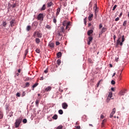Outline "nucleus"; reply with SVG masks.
<instances>
[{
    "label": "nucleus",
    "instance_id": "nucleus-53",
    "mask_svg": "<svg viewBox=\"0 0 129 129\" xmlns=\"http://www.w3.org/2000/svg\"><path fill=\"white\" fill-rule=\"evenodd\" d=\"M115 22H117V21H119V18L117 17L115 19Z\"/></svg>",
    "mask_w": 129,
    "mask_h": 129
},
{
    "label": "nucleus",
    "instance_id": "nucleus-52",
    "mask_svg": "<svg viewBox=\"0 0 129 129\" xmlns=\"http://www.w3.org/2000/svg\"><path fill=\"white\" fill-rule=\"evenodd\" d=\"M105 122H106V119H104L102 120V123H105Z\"/></svg>",
    "mask_w": 129,
    "mask_h": 129
},
{
    "label": "nucleus",
    "instance_id": "nucleus-51",
    "mask_svg": "<svg viewBox=\"0 0 129 129\" xmlns=\"http://www.w3.org/2000/svg\"><path fill=\"white\" fill-rule=\"evenodd\" d=\"M26 95V92L24 91L22 93V96L24 97Z\"/></svg>",
    "mask_w": 129,
    "mask_h": 129
},
{
    "label": "nucleus",
    "instance_id": "nucleus-59",
    "mask_svg": "<svg viewBox=\"0 0 129 129\" xmlns=\"http://www.w3.org/2000/svg\"><path fill=\"white\" fill-rule=\"evenodd\" d=\"M21 71H22V69H19V70H18V73H20Z\"/></svg>",
    "mask_w": 129,
    "mask_h": 129
},
{
    "label": "nucleus",
    "instance_id": "nucleus-50",
    "mask_svg": "<svg viewBox=\"0 0 129 129\" xmlns=\"http://www.w3.org/2000/svg\"><path fill=\"white\" fill-rule=\"evenodd\" d=\"M114 114L112 113H111L110 114V118H111V117H112L113 116V115Z\"/></svg>",
    "mask_w": 129,
    "mask_h": 129
},
{
    "label": "nucleus",
    "instance_id": "nucleus-36",
    "mask_svg": "<svg viewBox=\"0 0 129 129\" xmlns=\"http://www.w3.org/2000/svg\"><path fill=\"white\" fill-rule=\"evenodd\" d=\"M57 65H60L61 64V60L60 59H58L57 60Z\"/></svg>",
    "mask_w": 129,
    "mask_h": 129
},
{
    "label": "nucleus",
    "instance_id": "nucleus-27",
    "mask_svg": "<svg viewBox=\"0 0 129 129\" xmlns=\"http://www.w3.org/2000/svg\"><path fill=\"white\" fill-rule=\"evenodd\" d=\"M35 52H36V53H38V54H40V53L41 52V50H40V49L37 48L35 50Z\"/></svg>",
    "mask_w": 129,
    "mask_h": 129
},
{
    "label": "nucleus",
    "instance_id": "nucleus-26",
    "mask_svg": "<svg viewBox=\"0 0 129 129\" xmlns=\"http://www.w3.org/2000/svg\"><path fill=\"white\" fill-rule=\"evenodd\" d=\"M93 38H92V37L90 36L88 37V41L89 42H92V40H93Z\"/></svg>",
    "mask_w": 129,
    "mask_h": 129
},
{
    "label": "nucleus",
    "instance_id": "nucleus-46",
    "mask_svg": "<svg viewBox=\"0 0 129 129\" xmlns=\"http://www.w3.org/2000/svg\"><path fill=\"white\" fill-rule=\"evenodd\" d=\"M102 82V80H101L99 81V82L97 84V87H98V86H99V84H100V82Z\"/></svg>",
    "mask_w": 129,
    "mask_h": 129
},
{
    "label": "nucleus",
    "instance_id": "nucleus-61",
    "mask_svg": "<svg viewBox=\"0 0 129 129\" xmlns=\"http://www.w3.org/2000/svg\"><path fill=\"white\" fill-rule=\"evenodd\" d=\"M121 16H122V12H121V13L120 14L119 17L120 18V17H121Z\"/></svg>",
    "mask_w": 129,
    "mask_h": 129
},
{
    "label": "nucleus",
    "instance_id": "nucleus-55",
    "mask_svg": "<svg viewBox=\"0 0 129 129\" xmlns=\"http://www.w3.org/2000/svg\"><path fill=\"white\" fill-rule=\"evenodd\" d=\"M44 72V73H45V74H47V73H48V69H46V70H45Z\"/></svg>",
    "mask_w": 129,
    "mask_h": 129
},
{
    "label": "nucleus",
    "instance_id": "nucleus-29",
    "mask_svg": "<svg viewBox=\"0 0 129 129\" xmlns=\"http://www.w3.org/2000/svg\"><path fill=\"white\" fill-rule=\"evenodd\" d=\"M28 53H29V49H27L25 50V57H26V56H27V55L28 54Z\"/></svg>",
    "mask_w": 129,
    "mask_h": 129
},
{
    "label": "nucleus",
    "instance_id": "nucleus-13",
    "mask_svg": "<svg viewBox=\"0 0 129 129\" xmlns=\"http://www.w3.org/2000/svg\"><path fill=\"white\" fill-rule=\"evenodd\" d=\"M52 119H57L58 118V115L57 114H54L52 117Z\"/></svg>",
    "mask_w": 129,
    "mask_h": 129
},
{
    "label": "nucleus",
    "instance_id": "nucleus-43",
    "mask_svg": "<svg viewBox=\"0 0 129 129\" xmlns=\"http://www.w3.org/2000/svg\"><path fill=\"white\" fill-rule=\"evenodd\" d=\"M16 96H17V97H20V96H21V94L19 92H18L16 94Z\"/></svg>",
    "mask_w": 129,
    "mask_h": 129
},
{
    "label": "nucleus",
    "instance_id": "nucleus-47",
    "mask_svg": "<svg viewBox=\"0 0 129 129\" xmlns=\"http://www.w3.org/2000/svg\"><path fill=\"white\" fill-rule=\"evenodd\" d=\"M75 127L77 128V129H81V127L80 125L75 126Z\"/></svg>",
    "mask_w": 129,
    "mask_h": 129
},
{
    "label": "nucleus",
    "instance_id": "nucleus-20",
    "mask_svg": "<svg viewBox=\"0 0 129 129\" xmlns=\"http://www.w3.org/2000/svg\"><path fill=\"white\" fill-rule=\"evenodd\" d=\"M46 10V5H43L42 8L41 9V11H45Z\"/></svg>",
    "mask_w": 129,
    "mask_h": 129
},
{
    "label": "nucleus",
    "instance_id": "nucleus-1",
    "mask_svg": "<svg viewBox=\"0 0 129 129\" xmlns=\"http://www.w3.org/2000/svg\"><path fill=\"white\" fill-rule=\"evenodd\" d=\"M22 122V118L21 117H19L16 120V122L15 123V127L18 128L19 126H20V125L21 124Z\"/></svg>",
    "mask_w": 129,
    "mask_h": 129
},
{
    "label": "nucleus",
    "instance_id": "nucleus-32",
    "mask_svg": "<svg viewBox=\"0 0 129 129\" xmlns=\"http://www.w3.org/2000/svg\"><path fill=\"white\" fill-rule=\"evenodd\" d=\"M87 20V17H86L84 19V24L85 25V26H86V23H87V22L86 21Z\"/></svg>",
    "mask_w": 129,
    "mask_h": 129
},
{
    "label": "nucleus",
    "instance_id": "nucleus-25",
    "mask_svg": "<svg viewBox=\"0 0 129 129\" xmlns=\"http://www.w3.org/2000/svg\"><path fill=\"white\" fill-rule=\"evenodd\" d=\"M51 89V87H48L45 89L46 91H50Z\"/></svg>",
    "mask_w": 129,
    "mask_h": 129
},
{
    "label": "nucleus",
    "instance_id": "nucleus-21",
    "mask_svg": "<svg viewBox=\"0 0 129 129\" xmlns=\"http://www.w3.org/2000/svg\"><path fill=\"white\" fill-rule=\"evenodd\" d=\"M62 26L63 27H66V26H67V21H63L62 23Z\"/></svg>",
    "mask_w": 129,
    "mask_h": 129
},
{
    "label": "nucleus",
    "instance_id": "nucleus-6",
    "mask_svg": "<svg viewBox=\"0 0 129 129\" xmlns=\"http://www.w3.org/2000/svg\"><path fill=\"white\" fill-rule=\"evenodd\" d=\"M106 30L107 29L104 28V27H103L102 29H101V31L100 32V34L99 35H102V34H103V33L106 32Z\"/></svg>",
    "mask_w": 129,
    "mask_h": 129
},
{
    "label": "nucleus",
    "instance_id": "nucleus-41",
    "mask_svg": "<svg viewBox=\"0 0 129 129\" xmlns=\"http://www.w3.org/2000/svg\"><path fill=\"white\" fill-rule=\"evenodd\" d=\"M125 39L124 38V35H123L122 36V42H124V41H125Z\"/></svg>",
    "mask_w": 129,
    "mask_h": 129
},
{
    "label": "nucleus",
    "instance_id": "nucleus-14",
    "mask_svg": "<svg viewBox=\"0 0 129 129\" xmlns=\"http://www.w3.org/2000/svg\"><path fill=\"white\" fill-rule=\"evenodd\" d=\"M120 44V37H119L117 40L116 43V46H118Z\"/></svg>",
    "mask_w": 129,
    "mask_h": 129
},
{
    "label": "nucleus",
    "instance_id": "nucleus-8",
    "mask_svg": "<svg viewBox=\"0 0 129 129\" xmlns=\"http://www.w3.org/2000/svg\"><path fill=\"white\" fill-rule=\"evenodd\" d=\"M112 97V93L110 92L107 97V101H109L110 100V98H111Z\"/></svg>",
    "mask_w": 129,
    "mask_h": 129
},
{
    "label": "nucleus",
    "instance_id": "nucleus-38",
    "mask_svg": "<svg viewBox=\"0 0 129 129\" xmlns=\"http://www.w3.org/2000/svg\"><path fill=\"white\" fill-rule=\"evenodd\" d=\"M3 27H7V22L4 21L3 22Z\"/></svg>",
    "mask_w": 129,
    "mask_h": 129
},
{
    "label": "nucleus",
    "instance_id": "nucleus-63",
    "mask_svg": "<svg viewBox=\"0 0 129 129\" xmlns=\"http://www.w3.org/2000/svg\"><path fill=\"white\" fill-rule=\"evenodd\" d=\"M91 26V23H89L88 25V27H90Z\"/></svg>",
    "mask_w": 129,
    "mask_h": 129
},
{
    "label": "nucleus",
    "instance_id": "nucleus-49",
    "mask_svg": "<svg viewBox=\"0 0 129 129\" xmlns=\"http://www.w3.org/2000/svg\"><path fill=\"white\" fill-rule=\"evenodd\" d=\"M55 45L56 46H58V45H60V42H59L58 41H56V43H55Z\"/></svg>",
    "mask_w": 129,
    "mask_h": 129
},
{
    "label": "nucleus",
    "instance_id": "nucleus-37",
    "mask_svg": "<svg viewBox=\"0 0 129 129\" xmlns=\"http://www.w3.org/2000/svg\"><path fill=\"white\" fill-rule=\"evenodd\" d=\"M58 113L59 114H62L63 113V110L62 109H60L58 110Z\"/></svg>",
    "mask_w": 129,
    "mask_h": 129
},
{
    "label": "nucleus",
    "instance_id": "nucleus-54",
    "mask_svg": "<svg viewBox=\"0 0 129 129\" xmlns=\"http://www.w3.org/2000/svg\"><path fill=\"white\" fill-rule=\"evenodd\" d=\"M100 118H101V119L104 118V116L103 115H101Z\"/></svg>",
    "mask_w": 129,
    "mask_h": 129
},
{
    "label": "nucleus",
    "instance_id": "nucleus-64",
    "mask_svg": "<svg viewBox=\"0 0 129 129\" xmlns=\"http://www.w3.org/2000/svg\"><path fill=\"white\" fill-rule=\"evenodd\" d=\"M76 124L77 125H78L79 124V122H76Z\"/></svg>",
    "mask_w": 129,
    "mask_h": 129
},
{
    "label": "nucleus",
    "instance_id": "nucleus-62",
    "mask_svg": "<svg viewBox=\"0 0 129 129\" xmlns=\"http://www.w3.org/2000/svg\"><path fill=\"white\" fill-rule=\"evenodd\" d=\"M123 43V42H122V41H121V42H120V44H119V45H120V46H122V45H123V43Z\"/></svg>",
    "mask_w": 129,
    "mask_h": 129
},
{
    "label": "nucleus",
    "instance_id": "nucleus-30",
    "mask_svg": "<svg viewBox=\"0 0 129 129\" xmlns=\"http://www.w3.org/2000/svg\"><path fill=\"white\" fill-rule=\"evenodd\" d=\"M53 22L54 24H56V23H57V19H56V18H55L54 16L53 17Z\"/></svg>",
    "mask_w": 129,
    "mask_h": 129
},
{
    "label": "nucleus",
    "instance_id": "nucleus-15",
    "mask_svg": "<svg viewBox=\"0 0 129 129\" xmlns=\"http://www.w3.org/2000/svg\"><path fill=\"white\" fill-rule=\"evenodd\" d=\"M94 10H95V13L96 15V13L98 12V10H97V6L95 5V6L94 7Z\"/></svg>",
    "mask_w": 129,
    "mask_h": 129
},
{
    "label": "nucleus",
    "instance_id": "nucleus-22",
    "mask_svg": "<svg viewBox=\"0 0 129 129\" xmlns=\"http://www.w3.org/2000/svg\"><path fill=\"white\" fill-rule=\"evenodd\" d=\"M53 5V3L49 2L47 3V7L48 8H50Z\"/></svg>",
    "mask_w": 129,
    "mask_h": 129
},
{
    "label": "nucleus",
    "instance_id": "nucleus-45",
    "mask_svg": "<svg viewBox=\"0 0 129 129\" xmlns=\"http://www.w3.org/2000/svg\"><path fill=\"white\" fill-rule=\"evenodd\" d=\"M111 83L112 85H114V84H115V82L114 80H112Z\"/></svg>",
    "mask_w": 129,
    "mask_h": 129
},
{
    "label": "nucleus",
    "instance_id": "nucleus-7",
    "mask_svg": "<svg viewBox=\"0 0 129 129\" xmlns=\"http://www.w3.org/2000/svg\"><path fill=\"white\" fill-rule=\"evenodd\" d=\"M93 18V14H92V13H90L89 15L88 20L89 21H90L92 20Z\"/></svg>",
    "mask_w": 129,
    "mask_h": 129
},
{
    "label": "nucleus",
    "instance_id": "nucleus-5",
    "mask_svg": "<svg viewBox=\"0 0 129 129\" xmlns=\"http://www.w3.org/2000/svg\"><path fill=\"white\" fill-rule=\"evenodd\" d=\"M62 107L63 108V109H67V108L68 107V104H67V103H63L62 104Z\"/></svg>",
    "mask_w": 129,
    "mask_h": 129
},
{
    "label": "nucleus",
    "instance_id": "nucleus-18",
    "mask_svg": "<svg viewBox=\"0 0 129 129\" xmlns=\"http://www.w3.org/2000/svg\"><path fill=\"white\" fill-rule=\"evenodd\" d=\"M37 37L38 38H42V34L39 32L37 31Z\"/></svg>",
    "mask_w": 129,
    "mask_h": 129
},
{
    "label": "nucleus",
    "instance_id": "nucleus-42",
    "mask_svg": "<svg viewBox=\"0 0 129 129\" xmlns=\"http://www.w3.org/2000/svg\"><path fill=\"white\" fill-rule=\"evenodd\" d=\"M117 6V5H114L113 9H112V11H115V9H116Z\"/></svg>",
    "mask_w": 129,
    "mask_h": 129
},
{
    "label": "nucleus",
    "instance_id": "nucleus-57",
    "mask_svg": "<svg viewBox=\"0 0 129 129\" xmlns=\"http://www.w3.org/2000/svg\"><path fill=\"white\" fill-rule=\"evenodd\" d=\"M113 39H114V41H115V39L116 38V36L115 35H114L113 37Z\"/></svg>",
    "mask_w": 129,
    "mask_h": 129
},
{
    "label": "nucleus",
    "instance_id": "nucleus-16",
    "mask_svg": "<svg viewBox=\"0 0 129 129\" xmlns=\"http://www.w3.org/2000/svg\"><path fill=\"white\" fill-rule=\"evenodd\" d=\"M39 85V83H35L33 86H32V90H34V89L35 88V87H37V86H38V85Z\"/></svg>",
    "mask_w": 129,
    "mask_h": 129
},
{
    "label": "nucleus",
    "instance_id": "nucleus-3",
    "mask_svg": "<svg viewBox=\"0 0 129 129\" xmlns=\"http://www.w3.org/2000/svg\"><path fill=\"white\" fill-rule=\"evenodd\" d=\"M43 18L44 17H43V14H39L38 15L37 20H38L39 21H43Z\"/></svg>",
    "mask_w": 129,
    "mask_h": 129
},
{
    "label": "nucleus",
    "instance_id": "nucleus-19",
    "mask_svg": "<svg viewBox=\"0 0 129 129\" xmlns=\"http://www.w3.org/2000/svg\"><path fill=\"white\" fill-rule=\"evenodd\" d=\"M61 56H62V53H61V52H59L57 53V58H60V57H61Z\"/></svg>",
    "mask_w": 129,
    "mask_h": 129
},
{
    "label": "nucleus",
    "instance_id": "nucleus-33",
    "mask_svg": "<svg viewBox=\"0 0 129 129\" xmlns=\"http://www.w3.org/2000/svg\"><path fill=\"white\" fill-rule=\"evenodd\" d=\"M11 7L12 8H13V9H14V8H16V7H17V3L12 5Z\"/></svg>",
    "mask_w": 129,
    "mask_h": 129
},
{
    "label": "nucleus",
    "instance_id": "nucleus-12",
    "mask_svg": "<svg viewBox=\"0 0 129 129\" xmlns=\"http://www.w3.org/2000/svg\"><path fill=\"white\" fill-rule=\"evenodd\" d=\"M35 42L36 44H39L41 42V40H40V38H36Z\"/></svg>",
    "mask_w": 129,
    "mask_h": 129
},
{
    "label": "nucleus",
    "instance_id": "nucleus-48",
    "mask_svg": "<svg viewBox=\"0 0 129 129\" xmlns=\"http://www.w3.org/2000/svg\"><path fill=\"white\" fill-rule=\"evenodd\" d=\"M101 28H102V24H100L99 25V29H101Z\"/></svg>",
    "mask_w": 129,
    "mask_h": 129
},
{
    "label": "nucleus",
    "instance_id": "nucleus-10",
    "mask_svg": "<svg viewBox=\"0 0 129 129\" xmlns=\"http://www.w3.org/2000/svg\"><path fill=\"white\" fill-rule=\"evenodd\" d=\"M93 30H90L87 32L88 36H89L90 37V36H91V34H93Z\"/></svg>",
    "mask_w": 129,
    "mask_h": 129
},
{
    "label": "nucleus",
    "instance_id": "nucleus-35",
    "mask_svg": "<svg viewBox=\"0 0 129 129\" xmlns=\"http://www.w3.org/2000/svg\"><path fill=\"white\" fill-rule=\"evenodd\" d=\"M116 111V110L115 109V108H114L113 109H112V111L111 113H113L114 114V113H115V111Z\"/></svg>",
    "mask_w": 129,
    "mask_h": 129
},
{
    "label": "nucleus",
    "instance_id": "nucleus-60",
    "mask_svg": "<svg viewBox=\"0 0 129 129\" xmlns=\"http://www.w3.org/2000/svg\"><path fill=\"white\" fill-rule=\"evenodd\" d=\"M111 90L112 91H114V88H111Z\"/></svg>",
    "mask_w": 129,
    "mask_h": 129
},
{
    "label": "nucleus",
    "instance_id": "nucleus-39",
    "mask_svg": "<svg viewBox=\"0 0 129 129\" xmlns=\"http://www.w3.org/2000/svg\"><path fill=\"white\" fill-rule=\"evenodd\" d=\"M46 28L48 29V30H50L51 29V26H50V25H47L46 26Z\"/></svg>",
    "mask_w": 129,
    "mask_h": 129
},
{
    "label": "nucleus",
    "instance_id": "nucleus-28",
    "mask_svg": "<svg viewBox=\"0 0 129 129\" xmlns=\"http://www.w3.org/2000/svg\"><path fill=\"white\" fill-rule=\"evenodd\" d=\"M4 117V114H3V112L2 111H0V119H2Z\"/></svg>",
    "mask_w": 129,
    "mask_h": 129
},
{
    "label": "nucleus",
    "instance_id": "nucleus-31",
    "mask_svg": "<svg viewBox=\"0 0 129 129\" xmlns=\"http://www.w3.org/2000/svg\"><path fill=\"white\" fill-rule=\"evenodd\" d=\"M30 86V83L29 82H26L25 83V87H29Z\"/></svg>",
    "mask_w": 129,
    "mask_h": 129
},
{
    "label": "nucleus",
    "instance_id": "nucleus-9",
    "mask_svg": "<svg viewBox=\"0 0 129 129\" xmlns=\"http://www.w3.org/2000/svg\"><path fill=\"white\" fill-rule=\"evenodd\" d=\"M48 46H49V47L50 48H54V46H55V43H54V42L50 41L48 44Z\"/></svg>",
    "mask_w": 129,
    "mask_h": 129
},
{
    "label": "nucleus",
    "instance_id": "nucleus-17",
    "mask_svg": "<svg viewBox=\"0 0 129 129\" xmlns=\"http://www.w3.org/2000/svg\"><path fill=\"white\" fill-rule=\"evenodd\" d=\"M60 11H61V9H60V8H58L56 11V16H58V15H59Z\"/></svg>",
    "mask_w": 129,
    "mask_h": 129
},
{
    "label": "nucleus",
    "instance_id": "nucleus-34",
    "mask_svg": "<svg viewBox=\"0 0 129 129\" xmlns=\"http://www.w3.org/2000/svg\"><path fill=\"white\" fill-rule=\"evenodd\" d=\"M37 33H38V31L34 32V33L33 34V36L34 38H36V36H37Z\"/></svg>",
    "mask_w": 129,
    "mask_h": 129
},
{
    "label": "nucleus",
    "instance_id": "nucleus-24",
    "mask_svg": "<svg viewBox=\"0 0 129 129\" xmlns=\"http://www.w3.org/2000/svg\"><path fill=\"white\" fill-rule=\"evenodd\" d=\"M40 102V101H39V100H36L35 101V103H36V106H39V103Z\"/></svg>",
    "mask_w": 129,
    "mask_h": 129
},
{
    "label": "nucleus",
    "instance_id": "nucleus-44",
    "mask_svg": "<svg viewBox=\"0 0 129 129\" xmlns=\"http://www.w3.org/2000/svg\"><path fill=\"white\" fill-rule=\"evenodd\" d=\"M27 119H24L23 120V123H27Z\"/></svg>",
    "mask_w": 129,
    "mask_h": 129
},
{
    "label": "nucleus",
    "instance_id": "nucleus-56",
    "mask_svg": "<svg viewBox=\"0 0 129 129\" xmlns=\"http://www.w3.org/2000/svg\"><path fill=\"white\" fill-rule=\"evenodd\" d=\"M67 26H70V22H67Z\"/></svg>",
    "mask_w": 129,
    "mask_h": 129
},
{
    "label": "nucleus",
    "instance_id": "nucleus-58",
    "mask_svg": "<svg viewBox=\"0 0 129 129\" xmlns=\"http://www.w3.org/2000/svg\"><path fill=\"white\" fill-rule=\"evenodd\" d=\"M101 127H104V123H101Z\"/></svg>",
    "mask_w": 129,
    "mask_h": 129
},
{
    "label": "nucleus",
    "instance_id": "nucleus-40",
    "mask_svg": "<svg viewBox=\"0 0 129 129\" xmlns=\"http://www.w3.org/2000/svg\"><path fill=\"white\" fill-rule=\"evenodd\" d=\"M126 23H127V21H124L123 23V27H126Z\"/></svg>",
    "mask_w": 129,
    "mask_h": 129
},
{
    "label": "nucleus",
    "instance_id": "nucleus-2",
    "mask_svg": "<svg viewBox=\"0 0 129 129\" xmlns=\"http://www.w3.org/2000/svg\"><path fill=\"white\" fill-rule=\"evenodd\" d=\"M62 33H65V29L63 26L60 27V30L58 32L57 35L60 37H62V36H63V35L62 34Z\"/></svg>",
    "mask_w": 129,
    "mask_h": 129
},
{
    "label": "nucleus",
    "instance_id": "nucleus-23",
    "mask_svg": "<svg viewBox=\"0 0 129 129\" xmlns=\"http://www.w3.org/2000/svg\"><path fill=\"white\" fill-rule=\"evenodd\" d=\"M26 30L27 32H29V31L31 30V26L30 25L27 26V27H26Z\"/></svg>",
    "mask_w": 129,
    "mask_h": 129
},
{
    "label": "nucleus",
    "instance_id": "nucleus-4",
    "mask_svg": "<svg viewBox=\"0 0 129 129\" xmlns=\"http://www.w3.org/2000/svg\"><path fill=\"white\" fill-rule=\"evenodd\" d=\"M15 24H16V20H15V19H12L10 21V26H11V27H14V26H15Z\"/></svg>",
    "mask_w": 129,
    "mask_h": 129
},
{
    "label": "nucleus",
    "instance_id": "nucleus-11",
    "mask_svg": "<svg viewBox=\"0 0 129 129\" xmlns=\"http://www.w3.org/2000/svg\"><path fill=\"white\" fill-rule=\"evenodd\" d=\"M125 92L124 91L121 90V91H120L119 92L118 94H119V95H120V96H122V95H124V94H125Z\"/></svg>",
    "mask_w": 129,
    "mask_h": 129
}]
</instances>
